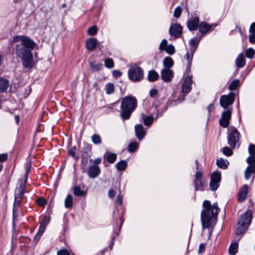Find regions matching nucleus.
<instances>
[{
	"mask_svg": "<svg viewBox=\"0 0 255 255\" xmlns=\"http://www.w3.org/2000/svg\"><path fill=\"white\" fill-rule=\"evenodd\" d=\"M41 236H42V234H41L39 233H37L34 237V242H38L39 241Z\"/></svg>",
	"mask_w": 255,
	"mask_h": 255,
	"instance_id": "63",
	"label": "nucleus"
},
{
	"mask_svg": "<svg viewBox=\"0 0 255 255\" xmlns=\"http://www.w3.org/2000/svg\"><path fill=\"white\" fill-rule=\"evenodd\" d=\"M107 158L109 163H113L115 161L117 158V155L113 153H110L107 155Z\"/></svg>",
	"mask_w": 255,
	"mask_h": 255,
	"instance_id": "42",
	"label": "nucleus"
},
{
	"mask_svg": "<svg viewBox=\"0 0 255 255\" xmlns=\"http://www.w3.org/2000/svg\"><path fill=\"white\" fill-rule=\"evenodd\" d=\"M245 54L247 57L252 58L255 54V51L253 49L250 48L246 50Z\"/></svg>",
	"mask_w": 255,
	"mask_h": 255,
	"instance_id": "44",
	"label": "nucleus"
},
{
	"mask_svg": "<svg viewBox=\"0 0 255 255\" xmlns=\"http://www.w3.org/2000/svg\"><path fill=\"white\" fill-rule=\"evenodd\" d=\"M73 196L69 194L65 200V206L67 208H71L73 205Z\"/></svg>",
	"mask_w": 255,
	"mask_h": 255,
	"instance_id": "32",
	"label": "nucleus"
},
{
	"mask_svg": "<svg viewBox=\"0 0 255 255\" xmlns=\"http://www.w3.org/2000/svg\"><path fill=\"white\" fill-rule=\"evenodd\" d=\"M217 24H208L206 22L203 21L200 23L199 25V30L203 35L206 33L212 31L216 27Z\"/></svg>",
	"mask_w": 255,
	"mask_h": 255,
	"instance_id": "12",
	"label": "nucleus"
},
{
	"mask_svg": "<svg viewBox=\"0 0 255 255\" xmlns=\"http://www.w3.org/2000/svg\"><path fill=\"white\" fill-rule=\"evenodd\" d=\"M112 73H113V76H114L115 77H119L121 76L122 75V73L120 71L117 70H114L113 71Z\"/></svg>",
	"mask_w": 255,
	"mask_h": 255,
	"instance_id": "59",
	"label": "nucleus"
},
{
	"mask_svg": "<svg viewBox=\"0 0 255 255\" xmlns=\"http://www.w3.org/2000/svg\"><path fill=\"white\" fill-rule=\"evenodd\" d=\"M73 193L76 196H84L86 192L82 190L79 186H75L73 187Z\"/></svg>",
	"mask_w": 255,
	"mask_h": 255,
	"instance_id": "26",
	"label": "nucleus"
},
{
	"mask_svg": "<svg viewBox=\"0 0 255 255\" xmlns=\"http://www.w3.org/2000/svg\"><path fill=\"white\" fill-rule=\"evenodd\" d=\"M127 164V162L125 160H121L118 162L115 166L118 171H123L126 168Z\"/></svg>",
	"mask_w": 255,
	"mask_h": 255,
	"instance_id": "29",
	"label": "nucleus"
},
{
	"mask_svg": "<svg viewBox=\"0 0 255 255\" xmlns=\"http://www.w3.org/2000/svg\"><path fill=\"white\" fill-rule=\"evenodd\" d=\"M250 167H247L245 172V178L246 180H249L251 177L252 173H253L250 169Z\"/></svg>",
	"mask_w": 255,
	"mask_h": 255,
	"instance_id": "49",
	"label": "nucleus"
},
{
	"mask_svg": "<svg viewBox=\"0 0 255 255\" xmlns=\"http://www.w3.org/2000/svg\"><path fill=\"white\" fill-rule=\"evenodd\" d=\"M223 154L226 156H229L233 154V151L228 146L224 147L222 148Z\"/></svg>",
	"mask_w": 255,
	"mask_h": 255,
	"instance_id": "41",
	"label": "nucleus"
},
{
	"mask_svg": "<svg viewBox=\"0 0 255 255\" xmlns=\"http://www.w3.org/2000/svg\"><path fill=\"white\" fill-rule=\"evenodd\" d=\"M238 242L231 244L229 249V252L232 255H235L238 252Z\"/></svg>",
	"mask_w": 255,
	"mask_h": 255,
	"instance_id": "27",
	"label": "nucleus"
},
{
	"mask_svg": "<svg viewBox=\"0 0 255 255\" xmlns=\"http://www.w3.org/2000/svg\"><path fill=\"white\" fill-rule=\"evenodd\" d=\"M216 164L219 168L225 169L228 167L229 162L227 159L220 158L217 160Z\"/></svg>",
	"mask_w": 255,
	"mask_h": 255,
	"instance_id": "24",
	"label": "nucleus"
},
{
	"mask_svg": "<svg viewBox=\"0 0 255 255\" xmlns=\"http://www.w3.org/2000/svg\"><path fill=\"white\" fill-rule=\"evenodd\" d=\"M249 31L251 34H255V22H253L251 24Z\"/></svg>",
	"mask_w": 255,
	"mask_h": 255,
	"instance_id": "56",
	"label": "nucleus"
},
{
	"mask_svg": "<svg viewBox=\"0 0 255 255\" xmlns=\"http://www.w3.org/2000/svg\"><path fill=\"white\" fill-rule=\"evenodd\" d=\"M250 165L248 167H250V169L251 171L255 174V164H249Z\"/></svg>",
	"mask_w": 255,
	"mask_h": 255,
	"instance_id": "64",
	"label": "nucleus"
},
{
	"mask_svg": "<svg viewBox=\"0 0 255 255\" xmlns=\"http://www.w3.org/2000/svg\"><path fill=\"white\" fill-rule=\"evenodd\" d=\"M57 255H70L69 253L66 249L61 250L57 252Z\"/></svg>",
	"mask_w": 255,
	"mask_h": 255,
	"instance_id": "54",
	"label": "nucleus"
},
{
	"mask_svg": "<svg viewBox=\"0 0 255 255\" xmlns=\"http://www.w3.org/2000/svg\"><path fill=\"white\" fill-rule=\"evenodd\" d=\"M12 42H19L16 45L15 54L21 59L23 66L25 68L33 67L35 62L31 51L37 46L36 43L25 35L14 36Z\"/></svg>",
	"mask_w": 255,
	"mask_h": 255,
	"instance_id": "1",
	"label": "nucleus"
},
{
	"mask_svg": "<svg viewBox=\"0 0 255 255\" xmlns=\"http://www.w3.org/2000/svg\"><path fill=\"white\" fill-rule=\"evenodd\" d=\"M169 32L175 38L179 37L182 33V27L179 24H172L169 28Z\"/></svg>",
	"mask_w": 255,
	"mask_h": 255,
	"instance_id": "14",
	"label": "nucleus"
},
{
	"mask_svg": "<svg viewBox=\"0 0 255 255\" xmlns=\"http://www.w3.org/2000/svg\"><path fill=\"white\" fill-rule=\"evenodd\" d=\"M203 174L200 171H197L196 172L195 178L194 180L195 185V189L196 191L197 190H203L204 184L202 180Z\"/></svg>",
	"mask_w": 255,
	"mask_h": 255,
	"instance_id": "13",
	"label": "nucleus"
},
{
	"mask_svg": "<svg viewBox=\"0 0 255 255\" xmlns=\"http://www.w3.org/2000/svg\"><path fill=\"white\" fill-rule=\"evenodd\" d=\"M76 150L77 148L74 146L68 150V154L71 155L75 159L77 160L78 157L76 155Z\"/></svg>",
	"mask_w": 255,
	"mask_h": 255,
	"instance_id": "40",
	"label": "nucleus"
},
{
	"mask_svg": "<svg viewBox=\"0 0 255 255\" xmlns=\"http://www.w3.org/2000/svg\"><path fill=\"white\" fill-rule=\"evenodd\" d=\"M36 202L40 206H44L46 204V201L43 198H40L36 200Z\"/></svg>",
	"mask_w": 255,
	"mask_h": 255,
	"instance_id": "50",
	"label": "nucleus"
},
{
	"mask_svg": "<svg viewBox=\"0 0 255 255\" xmlns=\"http://www.w3.org/2000/svg\"><path fill=\"white\" fill-rule=\"evenodd\" d=\"M192 83V78L191 76L186 77L182 84V92L184 94H188L191 90V84Z\"/></svg>",
	"mask_w": 255,
	"mask_h": 255,
	"instance_id": "16",
	"label": "nucleus"
},
{
	"mask_svg": "<svg viewBox=\"0 0 255 255\" xmlns=\"http://www.w3.org/2000/svg\"><path fill=\"white\" fill-rule=\"evenodd\" d=\"M193 53H194V52H193V51H192L191 57V58L190 57V55H189V53L188 52H187L185 54V55L184 56V58L187 61V62H190V61H191V63L192 62V57H193Z\"/></svg>",
	"mask_w": 255,
	"mask_h": 255,
	"instance_id": "55",
	"label": "nucleus"
},
{
	"mask_svg": "<svg viewBox=\"0 0 255 255\" xmlns=\"http://www.w3.org/2000/svg\"><path fill=\"white\" fill-rule=\"evenodd\" d=\"M87 32L89 35H95L97 32V28L96 26H91L88 28Z\"/></svg>",
	"mask_w": 255,
	"mask_h": 255,
	"instance_id": "45",
	"label": "nucleus"
},
{
	"mask_svg": "<svg viewBox=\"0 0 255 255\" xmlns=\"http://www.w3.org/2000/svg\"><path fill=\"white\" fill-rule=\"evenodd\" d=\"M46 227L45 226L41 224H40V226H39V230H38V233L41 234L42 235V234L44 233V232L45 231V229H46Z\"/></svg>",
	"mask_w": 255,
	"mask_h": 255,
	"instance_id": "57",
	"label": "nucleus"
},
{
	"mask_svg": "<svg viewBox=\"0 0 255 255\" xmlns=\"http://www.w3.org/2000/svg\"><path fill=\"white\" fill-rule=\"evenodd\" d=\"M163 65L166 69H169L173 65V61L170 57H166L163 60Z\"/></svg>",
	"mask_w": 255,
	"mask_h": 255,
	"instance_id": "28",
	"label": "nucleus"
},
{
	"mask_svg": "<svg viewBox=\"0 0 255 255\" xmlns=\"http://www.w3.org/2000/svg\"><path fill=\"white\" fill-rule=\"evenodd\" d=\"M102 159L100 157H98L94 159L93 161V165H98L99 164L101 163Z\"/></svg>",
	"mask_w": 255,
	"mask_h": 255,
	"instance_id": "61",
	"label": "nucleus"
},
{
	"mask_svg": "<svg viewBox=\"0 0 255 255\" xmlns=\"http://www.w3.org/2000/svg\"><path fill=\"white\" fill-rule=\"evenodd\" d=\"M246 65V59L243 53L240 54L236 59V65L238 68H243Z\"/></svg>",
	"mask_w": 255,
	"mask_h": 255,
	"instance_id": "23",
	"label": "nucleus"
},
{
	"mask_svg": "<svg viewBox=\"0 0 255 255\" xmlns=\"http://www.w3.org/2000/svg\"><path fill=\"white\" fill-rule=\"evenodd\" d=\"M138 146V144L137 142H131L128 144V150L130 152H134L137 150Z\"/></svg>",
	"mask_w": 255,
	"mask_h": 255,
	"instance_id": "36",
	"label": "nucleus"
},
{
	"mask_svg": "<svg viewBox=\"0 0 255 255\" xmlns=\"http://www.w3.org/2000/svg\"><path fill=\"white\" fill-rule=\"evenodd\" d=\"M50 216L48 215H45L44 217L43 220L40 224L46 226L50 223Z\"/></svg>",
	"mask_w": 255,
	"mask_h": 255,
	"instance_id": "47",
	"label": "nucleus"
},
{
	"mask_svg": "<svg viewBox=\"0 0 255 255\" xmlns=\"http://www.w3.org/2000/svg\"><path fill=\"white\" fill-rule=\"evenodd\" d=\"M92 146L90 144L85 143H84L83 147L81 149L82 153V163H87L88 158L91 154Z\"/></svg>",
	"mask_w": 255,
	"mask_h": 255,
	"instance_id": "11",
	"label": "nucleus"
},
{
	"mask_svg": "<svg viewBox=\"0 0 255 255\" xmlns=\"http://www.w3.org/2000/svg\"><path fill=\"white\" fill-rule=\"evenodd\" d=\"M115 194L116 192L113 189H111L108 192V196L111 198H113L115 196Z\"/></svg>",
	"mask_w": 255,
	"mask_h": 255,
	"instance_id": "60",
	"label": "nucleus"
},
{
	"mask_svg": "<svg viewBox=\"0 0 255 255\" xmlns=\"http://www.w3.org/2000/svg\"><path fill=\"white\" fill-rule=\"evenodd\" d=\"M205 250V246L203 244H201L199 247V253H201L204 252Z\"/></svg>",
	"mask_w": 255,
	"mask_h": 255,
	"instance_id": "62",
	"label": "nucleus"
},
{
	"mask_svg": "<svg viewBox=\"0 0 255 255\" xmlns=\"http://www.w3.org/2000/svg\"><path fill=\"white\" fill-rule=\"evenodd\" d=\"M240 134L237 129L234 128L228 136V143L231 148H235L239 142Z\"/></svg>",
	"mask_w": 255,
	"mask_h": 255,
	"instance_id": "7",
	"label": "nucleus"
},
{
	"mask_svg": "<svg viewBox=\"0 0 255 255\" xmlns=\"http://www.w3.org/2000/svg\"><path fill=\"white\" fill-rule=\"evenodd\" d=\"M29 172L30 167H28L25 169L24 182L23 183H21L19 187L16 188L15 190L14 198L18 197L20 199L23 198Z\"/></svg>",
	"mask_w": 255,
	"mask_h": 255,
	"instance_id": "6",
	"label": "nucleus"
},
{
	"mask_svg": "<svg viewBox=\"0 0 255 255\" xmlns=\"http://www.w3.org/2000/svg\"><path fill=\"white\" fill-rule=\"evenodd\" d=\"M167 41L165 39H163L159 45V49L160 51H164V49L167 46Z\"/></svg>",
	"mask_w": 255,
	"mask_h": 255,
	"instance_id": "46",
	"label": "nucleus"
},
{
	"mask_svg": "<svg viewBox=\"0 0 255 255\" xmlns=\"http://www.w3.org/2000/svg\"><path fill=\"white\" fill-rule=\"evenodd\" d=\"M98 41L95 38H90L86 40V46L87 49L89 51H93L97 47Z\"/></svg>",
	"mask_w": 255,
	"mask_h": 255,
	"instance_id": "21",
	"label": "nucleus"
},
{
	"mask_svg": "<svg viewBox=\"0 0 255 255\" xmlns=\"http://www.w3.org/2000/svg\"><path fill=\"white\" fill-rule=\"evenodd\" d=\"M162 80L165 82H169L173 77V72L169 69H163L161 72Z\"/></svg>",
	"mask_w": 255,
	"mask_h": 255,
	"instance_id": "17",
	"label": "nucleus"
},
{
	"mask_svg": "<svg viewBox=\"0 0 255 255\" xmlns=\"http://www.w3.org/2000/svg\"><path fill=\"white\" fill-rule=\"evenodd\" d=\"M22 199L18 197L14 198V202L13 206V218H16L17 215L16 213L18 211V208L21 206Z\"/></svg>",
	"mask_w": 255,
	"mask_h": 255,
	"instance_id": "22",
	"label": "nucleus"
},
{
	"mask_svg": "<svg viewBox=\"0 0 255 255\" xmlns=\"http://www.w3.org/2000/svg\"><path fill=\"white\" fill-rule=\"evenodd\" d=\"M164 51H165L169 55H173L175 52L174 47L172 44L167 45V46L164 49Z\"/></svg>",
	"mask_w": 255,
	"mask_h": 255,
	"instance_id": "38",
	"label": "nucleus"
},
{
	"mask_svg": "<svg viewBox=\"0 0 255 255\" xmlns=\"http://www.w3.org/2000/svg\"><path fill=\"white\" fill-rule=\"evenodd\" d=\"M252 220V212L248 210L241 216L238 222L237 228L236 229L235 240L239 242L242 236L245 233L250 225Z\"/></svg>",
	"mask_w": 255,
	"mask_h": 255,
	"instance_id": "4",
	"label": "nucleus"
},
{
	"mask_svg": "<svg viewBox=\"0 0 255 255\" xmlns=\"http://www.w3.org/2000/svg\"><path fill=\"white\" fill-rule=\"evenodd\" d=\"M203 209L201 213V220L203 229L213 228L217 221V216L220 209L217 203L211 205L210 201L205 200L203 203Z\"/></svg>",
	"mask_w": 255,
	"mask_h": 255,
	"instance_id": "2",
	"label": "nucleus"
},
{
	"mask_svg": "<svg viewBox=\"0 0 255 255\" xmlns=\"http://www.w3.org/2000/svg\"><path fill=\"white\" fill-rule=\"evenodd\" d=\"M90 67L94 71H98L102 69L103 65L102 64H97L95 61L90 62Z\"/></svg>",
	"mask_w": 255,
	"mask_h": 255,
	"instance_id": "34",
	"label": "nucleus"
},
{
	"mask_svg": "<svg viewBox=\"0 0 255 255\" xmlns=\"http://www.w3.org/2000/svg\"><path fill=\"white\" fill-rule=\"evenodd\" d=\"M101 173L100 167L97 165H90L88 169L87 174L90 178H95L98 177Z\"/></svg>",
	"mask_w": 255,
	"mask_h": 255,
	"instance_id": "15",
	"label": "nucleus"
},
{
	"mask_svg": "<svg viewBox=\"0 0 255 255\" xmlns=\"http://www.w3.org/2000/svg\"><path fill=\"white\" fill-rule=\"evenodd\" d=\"M200 39H196L195 38H192L189 41V45L192 47V51L194 52L197 48Z\"/></svg>",
	"mask_w": 255,
	"mask_h": 255,
	"instance_id": "30",
	"label": "nucleus"
},
{
	"mask_svg": "<svg viewBox=\"0 0 255 255\" xmlns=\"http://www.w3.org/2000/svg\"><path fill=\"white\" fill-rule=\"evenodd\" d=\"M235 100V94L230 93L229 95H224L221 97L220 99V104L222 107L226 109L233 104Z\"/></svg>",
	"mask_w": 255,
	"mask_h": 255,
	"instance_id": "10",
	"label": "nucleus"
},
{
	"mask_svg": "<svg viewBox=\"0 0 255 255\" xmlns=\"http://www.w3.org/2000/svg\"><path fill=\"white\" fill-rule=\"evenodd\" d=\"M240 80L238 79H235L230 84L229 86V89L230 91L235 90L239 85Z\"/></svg>",
	"mask_w": 255,
	"mask_h": 255,
	"instance_id": "33",
	"label": "nucleus"
},
{
	"mask_svg": "<svg viewBox=\"0 0 255 255\" xmlns=\"http://www.w3.org/2000/svg\"><path fill=\"white\" fill-rule=\"evenodd\" d=\"M153 123V117L151 116L145 117L143 119V124L145 126H150Z\"/></svg>",
	"mask_w": 255,
	"mask_h": 255,
	"instance_id": "39",
	"label": "nucleus"
},
{
	"mask_svg": "<svg viewBox=\"0 0 255 255\" xmlns=\"http://www.w3.org/2000/svg\"><path fill=\"white\" fill-rule=\"evenodd\" d=\"M199 19L198 17H195L192 19L187 21V27L189 30L195 31L199 28Z\"/></svg>",
	"mask_w": 255,
	"mask_h": 255,
	"instance_id": "18",
	"label": "nucleus"
},
{
	"mask_svg": "<svg viewBox=\"0 0 255 255\" xmlns=\"http://www.w3.org/2000/svg\"><path fill=\"white\" fill-rule=\"evenodd\" d=\"M105 66L106 67L109 69L112 68L114 67V62L112 58H108L104 60Z\"/></svg>",
	"mask_w": 255,
	"mask_h": 255,
	"instance_id": "35",
	"label": "nucleus"
},
{
	"mask_svg": "<svg viewBox=\"0 0 255 255\" xmlns=\"http://www.w3.org/2000/svg\"><path fill=\"white\" fill-rule=\"evenodd\" d=\"M248 186L246 184L241 188L238 195L239 202H242L246 199L248 192Z\"/></svg>",
	"mask_w": 255,
	"mask_h": 255,
	"instance_id": "20",
	"label": "nucleus"
},
{
	"mask_svg": "<svg viewBox=\"0 0 255 255\" xmlns=\"http://www.w3.org/2000/svg\"><path fill=\"white\" fill-rule=\"evenodd\" d=\"M158 74L153 70H150L148 73L147 79L149 82H154L158 79Z\"/></svg>",
	"mask_w": 255,
	"mask_h": 255,
	"instance_id": "25",
	"label": "nucleus"
},
{
	"mask_svg": "<svg viewBox=\"0 0 255 255\" xmlns=\"http://www.w3.org/2000/svg\"><path fill=\"white\" fill-rule=\"evenodd\" d=\"M249 152L250 156H255V145L251 144L249 146Z\"/></svg>",
	"mask_w": 255,
	"mask_h": 255,
	"instance_id": "48",
	"label": "nucleus"
},
{
	"mask_svg": "<svg viewBox=\"0 0 255 255\" xmlns=\"http://www.w3.org/2000/svg\"><path fill=\"white\" fill-rule=\"evenodd\" d=\"M249 41L253 44H255V34H250L249 37Z\"/></svg>",
	"mask_w": 255,
	"mask_h": 255,
	"instance_id": "58",
	"label": "nucleus"
},
{
	"mask_svg": "<svg viewBox=\"0 0 255 255\" xmlns=\"http://www.w3.org/2000/svg\"><path fill=\"white\" fill-rule=\"evenodd\" d=\"M247 162L249 164H255V156H250L247 159Z\"/></svg>",
	"mask_w": 255,
	"mask_h": 255,
	"instance_id": "51",
	"label": "nucleus"
},
{
	"mask_svg": "<svg viewBox=\"0 0 255 255\" xmlns=\"http://www.w3.org/2000/svg\"><path fill=\"white\" fill-rule=\"evenodd\" d=\"M92 142L95 144H99L101 143V138L99 134H94L92 136Z\"/></svg>",
	"mask_w": 255,
	"mask_h": 255,
	"instance_id": "37",
	"label": "nucleus"
},
{
	"mask_svg": "<svg viewBox=\"0 0 255 255\" xmlns=\"http://www.w3.org/2000/svg\"><path fill=\"white\" fill-rule=\"evenodd\" d=\"M8 155L7 153L0 154V162H3L7 159Z\"/></svg>",
	"mask_w": 255,
	"mask_h": 255,
	"instance_id": "53",
	"label": "nucleus"
},
{
	"mask_svg": "<svg viewBox=\"0 0 255 255\" xmlns=\"http://www.w3.org/2000/svg\"><path fill=\"white\" fill-rule=\"evenodd\" d=\"M128 76L131 81L134 82H139L143 78V71L139 66H132L128 71Z\"/></svg>",
	"mask_w": 255,
	"mask_h": 255,
	"instance_id": "5",
	"label": "nucleus"
},
{
	"mask_svg": "<svg viewBox=\"0 0 255 255\" xmlns=\"http://www.w3.org/2000/svg\"><path fill=\"white\" fill-rule=\"evenodd\" d=\"M221 180V173L220 171H215L211 175L209 188L211 191H216L220 185Z\"/></svg>",
	"mask_w": 255,
	"mask_h": 255,
	"instance_id": "8",
	"label": "nucleus"
},
{
	"mask_svg": "<svg viewBox=\"0 0 255 255\" xmlns=\"http://www.w3.org/2000/svg\"><path fill=\"white\" fill-rule=\"evenodd\" d=\"M105 90L107 94L111 95L113 94L115 91L114 84L111 83H108L105 86Z\"/></svg>",
	"mask_w": 255,
	"mask_h": 255,
	"instance_id": "31",
	"label": "nucleus"
},
{
	"mask_svg": "<svg viewBox=\"0 0 255 255\" xmlns=\"http://www.w3.org/2000/svg\"><path fill=\"white\" fill-rule=\"evenodd\" d=\"M182 12V8L178 6L175 8L173 12V16L175 18H178L180 16Z\"/></svg>",
	"mask_w": 255,
	"mask_h": 255,
	"instance_id": "43",
	"label": "nucleus"
},
{
	"mask_svg": "<svg viewBox=\"0 0 255 255\" xmlns=\"http://www.w3.org/2000/svg\"><path fill=\"white\" fill-rule=\"evenodd\" d=\"M137 106V101L135 97L129 95L121 99L120 116L123 120L130 118L132 112Z\"/></svg>",
	"mask_w": 255,
	"mask_h": 255,
	"instance_id": "3",
	"label": "nucleus"
},
{
	"mask_svg": "<svg viewBox=\"0 0 255 255\" xmlns=\"http://www.w3.org/2000/svg\"><path fill=\"white\" fill-rule=\"evenodd\" d=\"M134 128L136 136L139 140H141L145 134V130L144 127L142 125L138 124L136 125Z\"/></svg>",
	"mask_w": 255,
	"mask_h": 255,
	"instance_id": "19",
	"label": "nucleus"
},
{
	"mask_svg": "<svg viewBox=\"0 0 255 255\" xmlns=\"http://www.w3.org/2000/svg\"><path fill=\"white\" fill-rule=\"evenodd\" d=\"M232 113V108H229L227 110L224 111L221 115V118L219 120V124L223 128H227L230 124V120L231 119Z\"/></svg>",
	"mask_w": 255,
	"mask_h": 255,
	"instance_id": "9",
	"label": "nucleus"
},
{
	"mask_svg": "<svg viewBox=\"0 0 255 255\" xmlns=\"http://www.w3.org/2000/svg\"><path fill=\"white\" fill-rule=\"evenodd\" d=\"M158 94V91L157 89L153 88L149 91V96L151 98H154Z\"/></svg>",
	"mask_w": 255,
	"mask_h": 255,
	"instance_id": "52",
	"label": "nucleus"
}]
</instances>
